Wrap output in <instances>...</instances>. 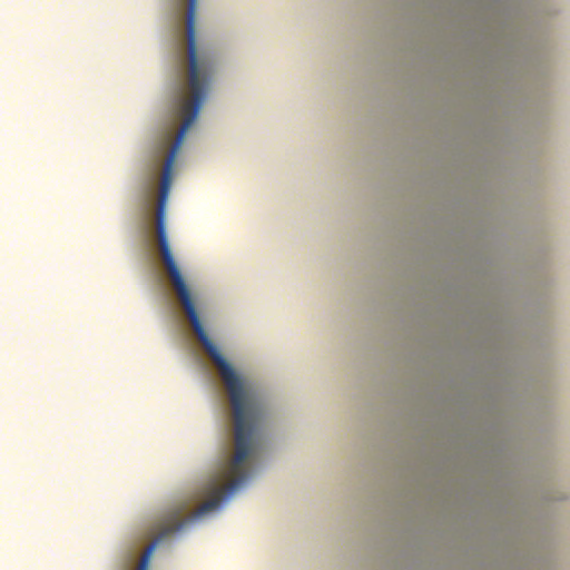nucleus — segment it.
I'll return each mask as SVG.
<instances>
[{
  "mask_svg": "<svg viewBox=\"0 0 570 570\" xmlns=\"http://www.w3.org/2000/svg\"><path fill=\"white\" fill-rule=\"evenodd\" d=\"M191 327L208 356L218 367L229 394L234 414L235 451L232 459L223 463L218 472L205 485L203 495L207 500L204 503L197 507L188 517H185L187 507L174 510L159 523L158 534L144 552L137 570L148 569L149 558L164 538L183 530L189 521L204 517L209 511L218 510L224 498L230 497L246 484L250 478L247 466L248 461L256 455L263 440L264 410L261 401L253 393L246 391L233 365L222 355L204 326L191 325Z\"/></svg>",
  "mask_w": 570,
  "mask_h": 570,
  "instance_id": "f257e3e1",
  "label": "nucleus"
},
{
  "mask_svg": "<svg viewBox=\"0 0 570 570\" xmlns=\"http://www.w3.org/2000/svg\"><path fill=\"white\" fill-rule=\"evenodd\" d=\"M174 126L175 124H173V126L169 128L167 135H166V140H165V144H167V141H169L173 137V130H174Z\"/></svg>",
  "mask_w": 570,
  "mask_h": 570,
  "instance_id": "f03ea898",
  "label": "nucleus"
}]
</instances>
